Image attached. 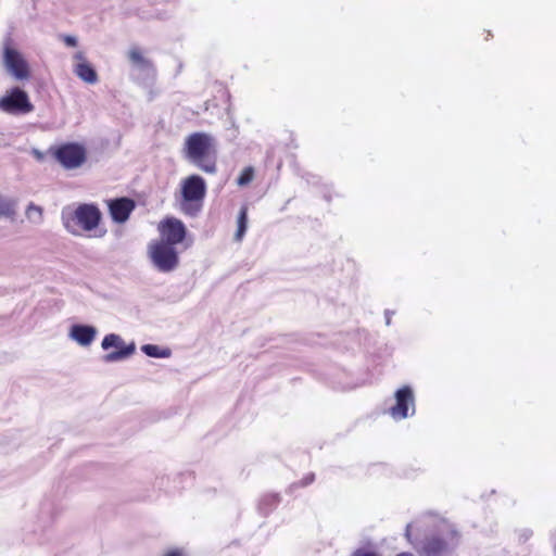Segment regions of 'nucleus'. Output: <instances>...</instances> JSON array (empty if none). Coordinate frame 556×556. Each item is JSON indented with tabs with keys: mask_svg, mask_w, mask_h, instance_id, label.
<instances>
[{
	"mask_svg": "<svg viewBox=\"0 0 556 556\" xmlns=\"http://www.w3.org/2000/svg\"><path fill=\"white\" fill-rule=\"evenodd\" d=\"M186 156L201 170L215 174L217 170L216 148L212 136L193 132L185 142Z\"/></svg>",
	"mask_w": 556,
	"mask_h": 556,
	"instance_id": "nucleus-1",
	"label": "nucleus"
},
{
	"mask_svg": "<svg viewBox=\"0 0 556 556\" xmlns=\"http://www.w3.org/2000/svg\"><path fill=\"white\" fill-rule=\"evenodd\" d=\"M206 194L205 180L199 175H190L181 181L180 211L188 216H197L202 207Z\"/></svg>",
	"mask_w": 556,
	"mask_h": 556,
	"instance_id": "nucleus-2",
	"label": "nucleus"
},
{
	"mask_svg": "<svg viewBox=\"0 0 556 556\" xmlns=\"http://www.w3.org/2000/svg\"><path fill=\"white\" fill-rule=\"evenodd\" d=\"M102 219V213L93 203L79 204L71 214L63 215L64 227L73 235L79 230H96Z\"/></svg>",
	"mask_w": 556,
	"mask_h": 556,
	"instance_id": "nucleus-3",
	"label": "nucleus"
},
{
	"mask_svg": "<svg viewBox=\"0 0 556 556\" xmlns=\"http://www.w3.org/2000/svg\"><path fill=\"white\" fill-rule=\"evenodd\" d=\"M459 534L446 527L435 534L427 536L419 551L420 556H445L457 547Z\"/></svg>",
	"mask_w": 556,
	"mask_h": 556,
	"instance_id": "nucleus-4",
	"label": "nucleus"
},
{
	"mask_svg": "<svg viewBox=\"0 0 556 556\" xmlns=\"http://www.w3.org/2000/svg\"><path fill=\"white\" fill-rule=\"evenodd\" d=\"M148 256L153 266L162 273H169L179 265V255L175 245L162 240H152L148 245Z\"/></svg>",
	"mask_w": 556,
	"mask_h": 556,
	"instance_id": "nucleus-5",
	"label": "nucleus"
},
{
	"mask_svg": "<svg viewBox=\"0 0 556 556\" xmlns=\"http://www.w3.org/2000/svg\"><path fill=\"white\" fill-rule=\"evenodd\" d=\"M54 159L66 169L80 167L87 159L86 150L78 143H63L52 151Z\"/></svg>",
	"mask_w": 556,
	"mask_h": 556,
	"instance_id": "nucleus-6",
	"label": "nucleus"
},
{
	"mask_svg": "<svg viewBox=\"0 0 556 556\" xmlns=\"http://www.w3.org/2000/svg\"><path fill=\"white\" fill-rule=\"evenodd\" d=\"M0 110L9 114H28L34 111V105L27 92L15 87L0 99Z\"/></svg>",
	"mask_w": 556,
	"mask_h": 556,
	"instance_id": "nucleus-7",
	"label": "nucleus"
},
{
	"mask_svg": "<svg viewBox=\"0 0 556 556\" xmlns=\"http://www.w3.org/2000/svg\"><path fill=\"white\" fill-rule=\"evenodd\" d=\"M101 346L105 351H108L111 348H115V351H112L104 355L103 361L105 363H114L125 359L131 356L136 351V345L134 342L125 344L123 339L115 333L106 334L102 340Z\"/></svg>",
	"mask_w": 556,
	"mask_h": 556,
	"instance_id": "nucleus-8",
	"label": "nucleus"
},
{
	"mask_svg": "<svg viewBox=\"0 0 556 556\" xmlns=\"http://www.w3.org/2000/svg\"><path fill=\"white\" fill-rule=\"evenodd\" d=\"M157 230L161 235L159 240L173 245L181 243L187 235L186 226L176 217H166L161 220Z\"/></svg>",
	"mask_w": 556,
	"mask_h": 556,
	"instance_id": "nucleus-9",
	"label": "nucleus"
},
{
	"mask_svg": "<svg viewBox=\"0 0 556 556\" xmlns=\"http://www.w3.org/2000/svg\"><path fill=\"white\" fill-rule=\"evenodd\" d=\"M4 65L8 71L17 79H27L30 75L29 67L21 53L7 46L3 53Z\"/></svg>",
	"mask_w": 556,
	"mask_h": 556,
	"instance_id": "nucleus-10",
	"label": "nucleus"
},
{
	"mask_svg": "<svg viewBox=\"0 0 556 556\" xmlns=\"http://www.w3.org/2000/svg\"><path fill=\"white\" fill-rule=\"evenodd\" d=\"M108 207L112 219L115 223L123 224L136 208V202L130 198L123 197L109 200Z\"/></svg>",
	"mask_w": 556,
	"mask_h": 556,
	"instance_id": "nucleus-11",
	"label": "nucleus"
},
{
	"mask_svg": "<svg viewBox=\"0 0 556 556\" xmlns=\"http://www.w3.org/2000/svg\"><path fill=\"white\" fill-rule=\"evenodd\" d=\"M396 403L390 408V414L395 419H404L408 416L409 406L414 408V395L409 387L405 386L395 393Z\"/></svg>",
	"mask_w": 556,
	"mask_h": 556,
	"instance_id": "nucleus-12",
	"label": "nucleus"
},
{
	"mask_svg": "<svg viewBox=\"0 0 556 556\" xmlns=\"http://www.w3.org/2000/svg\"><path fill=\"white\" fill-rule=\"evenodd\" d=\"M75 66L74 73L87 84H96L98 81V74L92 65L87 61L84 52L78 51L74 54Z\"/></svg>",
	"mask_w": 556,
	"mask_h": 556,
	"instance_id": "nucleus-13",
	"label": "nucleus"
},
{
	"mask_svg": "<svg viewBox=\"0 0 556 556\" xmlns=\"http://www.w3.org/2000/svg\"><path fill=\"white\" fill-rule=\"evenodd\" d=\"M96 333L94 327L86 325H74L70 332L71 338L84 346L89 345L94 340Z\"/></svg>",
	"mask_w": 556,
	"mask_h": 556,
	"instance_id": "nucleus-14",
	"label": "nucleus"
},
{
	"mask_svg": "<svg viewBox=\"0 0 556 556\" xmlns=\"http://www.w3.org/2000/svg\"><path fill=\"white\" fill-rule=\"evenodd\" d=\"M128 60L134 66L142 70L153 68V63L146 58L143 51L139 47H131L128 51Z\"/></svg>",
	"mask_w": 556,
	"mask_h": 556,
	"instance_id": "nucleus-15",
	"label": "nucleus"
},
{
	"mask_svg": "<svg viewBox=\"0 0 556 556\" xmlns=\"http://www.w3.org/2000/svg\"><path fill=\"white\" fill-rule=\"evenodd\" d=\"M238 227L237 231L235 233V240L241 241L245 235L247 228H248V206L242 205L237 220Z\"/></svg>",
	"mask_w": 556,
	"mask_h": 556,
	"instance_id": "nucleus-16",
	"label": "nucleus"
},
{
	"mask_svg": "<svg viewBox=\"0 0 556 556\" xmlns=\"http://www.w3.org/2000/svg\"><path fill=\"white\" fill-rule=\"evenodd\" d=\"M141 350L150 357H168L170 355L168 349H161L159 345L154 344H144Z\"/></svg>",
	"mask_w": 556,
	"mask_h": 556,
	"instance_id": "nucleus-17",
	"label": "nucleus"
},
{
	"mask_svg": "<svg viewBox=\"0 0 556 556\" xmlns=\"http://www.w3.org/2000/svg\"><path fill=\"white\" fill-rule=\"evenodd\" d=\"M15 214V202L0 195V216L13 217Z\"/></svg>",
	"mask_w": 556,
	"mask_h": 556,
	"instance_id": "nucleus-18",
	"label": "nucleus"
},
{
	"mask_svg": "<svg viewBox=\"0 0 556 556\" xmlns=\"http://www.w3.org/2000/svg\"><path fill=\"white\" fill-rule=\"evenodd\" d=\"M254 178V168L252 166L245 167L237 179L240 187L249 185Z\"/></svg>",
	"mask_w": 556,
	"mask_h": 556,
	"instance_id": "nucleus-19",
	"label": "nucleus"
},
{
	"mask_svg": "<svg viewBox=\"0 0 556 556\" xmlns=\"http://www.w3.org/2000/svg\"><path fill=\"white\" fill-rule=\"evenodd\" d=\"M33 213L34 214H37L38 218L41 219L42 218V208L38 205H35L34 203H30L28 206H27V210H26V215L28 218H31L33 217Z\"/></svg>",
	"mask_w": 556,
	"mask_h": 556,
	"instance_id": "nucleus-20",
	"label": "nucleus"
},
{
	"mask_svg": "<svg viewBox=\"0 0 556 556\" xmlns=\"http://www.w3.org/2000/svg\"><path fill=\"white\" fill-rule=\"evenodd\" d=\"M63 41L68 47H75L77 45L76 38L70 35L63 36Z\"/></svg>",
	"mask_w": 556,
	"mask_h": 556,
	"instance_id": "nucleus-21",
	"label": "nucleus"
},
{
	"mask_svg": "<svg viewBox=\"0 0 556 556\" xmlns=\"http://www.w3.org/2000/svg\"><path fill=\"white\" fill-rule=\"evenodd\" d=\"M163 556H185V553L180 548H172L167 551Z\"/></svg>",
	"mask_w": 556,
	"mask_h": 556,
	"instance_id": "nucleus-22",
	"label": "nucleus"
},
{
	"mask_svg": "<svg viewBox=\"0 0 556 556\" xmlns=\"http://www.w3.org/2000/svg\"><path fill=\"white\" fill-rule=\"evenodd\" d=\"M353 556H378L376 553L374 552H365V551H356Z\"/></svg>",
	"mask_w": 556,
	"mask_h": 556,
	"instance_id": "nucleus-23",
	"label": "nucleus"
},
{
	"mask_svg": "<svg viewBox=\"0 0 556 556\" xmlns=\"http://www.w3.org/2000/svg\"><path fill=\"white\" fill-rule=\"evenodd\" d=\"M395 556H414L412 553H408V552H403V553H400Z\"/></svg>",
	"mask_w": 556,
	"mask_h": 556,
	"instance_id": "nucleus-24",
	"label": "nucleus"
}]
</instances>
